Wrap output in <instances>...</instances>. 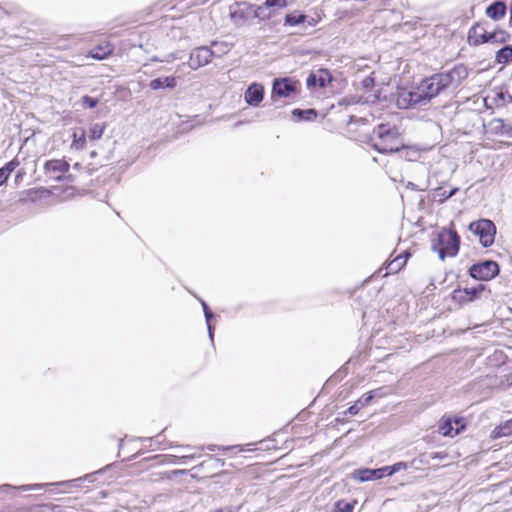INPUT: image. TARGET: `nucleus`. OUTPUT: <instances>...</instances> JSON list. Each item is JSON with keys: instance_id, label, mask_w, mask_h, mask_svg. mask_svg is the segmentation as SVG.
Returning <instances> with one entry per match:
<instances>
[{"instance_id": "obj_23", "label": "nucleus", "mask_w": 512, "mask_h": 512, "mask_svg": "<svg viewBox=\"0 0 512 512\" xmlns=\"http://www.w3.org/2000/svg\"><path fill=\"white\" fill-rule=\"evenodd\" d=\"M496 61L499 64H507L512 61V46H505L496 53Z\"/></svg>"}, {"instance_id": "obj_30", "label": "nucleus", "mask_w": 512, "mask_h": 512, "mask_svg": "<svg viewBox=\"0 0 512 512\" xmlns=\"http://www.w3.org/2000/svg\"><path fill=\"white\" fill-rule=\"evenodd\" d=\"M105 130V126L103 124L96 123L94 124L89 131L90 140H98L102 137Z\"/></svg>"}, {"instance_id": "obj_19", "label": "nucleus", "mask_w": 512, "mask_h": 512, "mask_svg": "<svg viewBox=\"0 0 512 512\" xmlns=\"http://www.w3.org/2000/svg\"><path fill=\"white\" fill-rule=\"evenodd\" d=\"M512 435V419L500 424L492 431V438H501Z\"/></svg>"}, {"instance_id": "obj_26", "label": "nucleus", "mask_w": 512, "mask_h": 512, "mask_svg": "<svg viewBox=\"0 0 512 512\" xmlns=\"http://www.w3.org/2000/svg\"><path fill=\"white\" fill-rule=\"evenodd\" d=\"M332 81L330 72L326 69L317 70V86L326 87Z\"/></svg>"}, {"instance_id": "obj_38", "label": "nucleus", "mask_w": 512, "mask_h": 512, "mask_svg": "<svg viewBox=\"0 0 512 512\" xmlns=\"http://www.w3.org/2000/svg\"><path fill=\"white\" fill-rule=\"evenodd\" d=\"M401 149H404L406 151L405 157L409 160H412L413 157H415L416 154L418 153L416 150L412 148H406L404 145Z\"/></svg>"}, {"instance_id": "obj_31", "label": "nucleus", "mask_w": 512, "mask_h": 512, "mask_svg": "<svg viewBox=\"0 0 512 512\" xmlns=\"http://www.w3.org/2000/svg\"><path fill=\"white\" fill-rule=\"evenodd\" d=\"M406 468H407V464L405 462H398L391 466H384L385 475L391 476V475L395 474L396 472L406 469Z\"/></svg>"}, {"instance_id": "obj_20", "label": "nucleus", "mask_w": 512, "mask_h": 512, "mask_svg": "<svg viewBox=\"0 0 512 512\" xmlns=\"http://www.w3.org/2000/svg\"><path fill=\"white\" fill-rule=\"evenodd\" d=\"M409 255L410 254L408 252H404L403 254L397 256L394 260H392L387 267L389 272L396 273L399 270H401L406 264Z\"/></svg>"}, {"instance_id": "obj_5", "label": "nucleus", "mask_w": 512, "mask_h": 512, "mask_svg": "<svg viewBox=\"0 0 512 512\" xmlns=\"http://www.w3.org/2000/svg\"><path fill=\"white\" fill-rule=\"evenodd\" d=\"M469 230L479 237L484 247H490L494 243L496 226L489 219H480L470 223Z\"/></svg>"}, {"instance_id": "obj_6", "label": "nucleus", "mask_w": 512, "mask_h": 512, "mask_svg": "<svg viewBox=\"0 0 512 512\" xmlns=\"http://www.w3.org/2000/svg\"><path fill=\"white\" fill-rule=\"evenodd\" d=\"M498 273L499 266L495 261H484L474 264L469 269L470 276L481 281H489L497 276Z\"/></svg>"}, {"instance_id": "obj_24", "label": "nucleus", "mask_w": 512, "mask_h": 512, "mask_svg": "<svg viewBox=\"0 0 512 512\" xmlns=\"http://www.w3.org/2000/svg\"><path fill=\"white\" fill-rule=\"evenodd\" d=\"M293 117H296L298 120H313L317 116V112L314 109H294L292 112Z\"/></svg>"}, {"instance_id": "obj_32", "label": "nucleus", "mask_w": 512, "mask_h": 512, "mask_svg": "<svg viewBox=\"0 0 512 512\" xmlns=\"http://www.w3.org/2000/svg\"><path fill=\"white\" fill-rule=\"evenodd\" d=\"M457 191H458V188H453L449 192H447L443 188H438L436 190V195L438 197H440V201H445V200L449 199L450 197H452L453 195H455Z\"/></svg>"}, {"instance_id": "obj_29", "label": "nucleus", "mask_w": 512, "mask_h": 512, "mask_svg": "<svg viewBox=\"0 0 512 512\" xmlns=\"http://www.w3.org/2000/svg\"><path fill=\"white\" fill-rule=\"evenodd\" d=\"M306 15L304 14H287L285 16V24L290 26L299 25L306 21Z\"/></svg>"}, {"instance_id": "obj_13", "label": "nucleus", "mask_w": 512, "mask_h": 512, "mask_svg": "<svg viewBox=\"0 0 512 512\" xmlns=\"http://www.w3.org/2000/svg\"><path fill=\"white\" fill-rule=\"evenodd\" d=\"M295 91V83L288 78L275 79L272 87V97H289Z\"/></svg>"}, {"instance_id": "obj_28", "label": "nucleus", "mask_w": 512, "mask_h": 512, "mask_svg": "<svg viewBox=\"0 0 512 512\" xmlns=\"http://www.w3.org/2000/svg\"><path fill=\"white\" fill-rule=\"evenodd\" d=\"M357 501L347 502L345 500H339L335 503L336 512H353Z\"/></svg>"}, {"instance_id": "obj_16", "label": "nucleus", "mask_w": 512, "mask_h": 512, "mask_svg": "<svg viewBox=\"0 0 512 512\" xmlns=\"http://www.w3.org/2000/svg\"><path fill=\"white\" fill-rule=\"evenodd\" d=\"M506 14V5L502 1H496L486 8V15L493 20H500Z\"/></svg>"}, {"instance_id": "obj_4", "label": "nucleus", "mask_w": 512, "mask_h": 512, "mask_svg": "<svg viewBox=\"0 0 512 512\" xmlns=\"http://www.w3.org/2000/svg\"><path fill=\"white\" fill-rule=\"evenodd\" d=\"M264 6H256L248 2H236L230 6V19L237 25L242 26L246 21L252 18H259L261 20L269 19V15H261Z\"/></svg>"}, {"instance_id": "obj_7", "label": "nucleus", "mask_w": 512, "mask_h": 512, "mask_svg": "<svg viewBox=\"0 0 512 512\" xmlns=\"http://www.w3.org/2000/svg\"><path fill=\"white\" fill-rule=\"evenodd\" d=\"M69 163L63 159L49 160L44 165L45 175L55 181H62L69 171Z\"/></svg>"}, {"instance_id": "obj_42", "label": "nucleus", "mask_w": 512, "mask_h": 512, "mask_svg": "<svg viewBox=\"0 0 512 512\" xmlns=\"http://www.w3.org/2000/svg\"><path fill=\"white\" fill-rule=\"evenodd\" d=\"M372 82H373V80H372L371 78H366V79L364 80V85H365V86H369Z\"/></svg>"}, {"instance_id": "obj_10", "label": "nucleus", "mask_w": 512, "mask_h": 512, "mask_svg": "<svg viewBox=\"0 0 512 512\" xmlns=\"http://www.w3.org/2000/svg\"><path fill=\"white\" fill-rule=\"evenodd\" d=\"M486 134L491 136H509L512 137V125L505 124L502 119L495 118L485 126Z\"/></svg>"}, {"instance_id": "obj_40", "label": "nucleus", "mask_w": 512, "mask_h": 512, "mask_svg": "<svg viewBox=\"0 0 512 512\" xmlns=\"http://www.w3.org/2000/svg\"><path fill=\"white\" fill-rule=\"evenodd\" d=\"M8 179L7 172L0 169V185Z\"/></svg>"}, {"instance_id": "obj_11", "label": "nucleus", "mask_w": 512, "mask_h": 512, "mask_svg": "<svg viewBox=\"0 0 512 512\" xmlns=\"http://www.w3.org/2000/svg\"><path fill=\"white\" fill-rule=\"evenodd\" d=\"M491 31H488L483 25H474L468 34V41L472 45H480L489 43Z\"/></svg>"}, {"instance_id": "obj_27", "label": "nucleus", "mask_w": 512, "mask_h": 512, "mask_svg": "<svg viewBox=\"0 0 512 512\" xmlns=\"http://www.w3.org/2000/svg\"><path fill=\"white\" fill-rule=\"evenodd\" d=\"M452 299L458 304L471 302V296L468 295L467 289H456L452 293Z\"/></svg>"}, {"instance_id": "obj_35", "label": "nucleus", "mask_w": 512, "mask_h": 512, "mask_svg": "<svg viewBox=\"0 0 512 512\" xmlns=\"http://www.w3.org/2000/svg\"><path fill=\"white\" fill-rule=\"evenodd\" d=\"M82 102L85 106L89 107V108H94L97 106L98 104V100L95 99V98H91L89 96H84L82 98Z\"/></svg>"}, {"instance_id": "obj_34", "label": "nucleus", "mask_w": 512, "mask_h": 512, "mask_svg": "<svg viewBox=\"0 0 512 512\" xmlns=\"http://www.w3.org/2000/svg\"><path fill=\"white\" fill-rule=\"evenodd\" d=\"M466 289H467L468 295L471 296V301H473L479 295V293L484 291L485 287H484V285L479 284L476 287L466 288Z\"/></svg>"}, {"instance_id": "obj_9", "label": "nucleus", "mask_w": 512, "mask_h": 512, "mask_svg": "<svg viewBox=\"0 0 512 512\" xmlns=\"http://www.w3.org/2000/svg\"><path fill=\"white\" fill-rule=\"evenodd\" d=\"M464 428L465 424L463 423L462 418L451 419L449 417H443L439 423V432L443 436H456Z\"/></svg>"}, {"instance_id": "obj_22", "label": "nucleus", "mask_w": 512, "mask_h": 512, "mask_svg": "<svg viewBox=\"0 0 512 512\" xmlns=\"http://www.w3.org/2000/svg\"><path fill=\"white\" fill-rule=\"evenodd\" d=\"M510 34L503 29H495L491 31L489 43L502 44L509 40Z\"/></svg>"}, {"instance_id": "obj_2", "label": "nucleus", "mask_w": 512, "mask_h": 512, "mask_svg": "<svg viewBox=\"0 0 512 512\" xmlns=\"http://www.w3.org/2000/svg\"><path fill=\"white\" fill-rule=\"evenodd\" d=\"M371 146L380 153H394L401 150L403 141L396 127L380 124L373 131Z\"/></svg>"}, {"instance_id": "obj_44", "label": "nucleus", "mask_w": 512, "mask_h": 512, "mask_svg": "<svg viewBox=\"0 0 512 512\" xmlns=\"http://www.w3.org/2000/svg\"><path fill=\"white\" fill-rule=\"evenodd\" d=\"M308 24H309L310 26L315 25V21H314V19H311V20L308 22Z\"/></svg>"}, {"instance_id": "obj_15", "label": "nucleus", "mask_w": 512, "mask_h": 512, "mask_svg": "<svg viewBox=\"0 0 512 512\" xmlns=\"http://www.w3.org/2000/svg\"><path fill=\"white\" fill-rule=\"evenodd\" d=\"M378 392H379V390H372V391L366 393L365 395H363V397H361L352 406H350L348 408L346 414H349L352 416L356 415L362 408L367 406L375 396H378Z\"/></svg>"}, {"instance_id": "obj_43", "label": "nucleus", "mask_w": 512, "mask_h": 512, "mask_svg": "<svg viewBox=\"0 0 512 512\" xmlns=\"http://www.w3.org/2000/svg\"><path fill=\"white\" fill-rule=\"evenodd\" d=\"M211 512H230V510L229 509H217V510H214Z\"/></svg>"}, {"instance_id": "obj_18", "label": "nucleus", "mask_w": 512, "mask_h": 512, "mask_svg": "<svg viewBox=\"0 0 512 512\" xmlns=\"http://www.w3.org/2000/svg\"><path fill=\"white\" fill-rule=\"evenodd\" d=\"M150 88L153 90L162 89L165 87L174 88L176 86V78L173 76L153 79L150 84Z\"/></svg>"}, {"instance_id": "obj_12", "label": "nucleus", "mask_w": 512, "mask_h": 512, "mask_svg": "<svg viewBox=\"0 0 512 512\" xmlns=\"http://www.w3.org/2000/svg\"><path fill=\"white\" fill-rule=\"evenodd\" d=\"M264 97V87L260 83L249 85L244 94L245 102L250 106H258Z\"/></svg>"}, {"instance_id": "obj_17", "label": "nucleus", "mask_w": 512, "mask_h": 512, "mask_svg": "<svg viewBox=\"0 0 512 512\" xmlns=\"http://www.w3.org/2000/svg\"><path fill=\"white\" fill-rule=\"evenodd\" d=\"M72 138L73 140L70 146L71 150L79 151L84 149L86 145V134L84 129H74L72 133Z\"/></svg>"}, {"instance_id": "obj_36", "label": "nucleus", "mask_w": 512, "mask_h": 512, "mask_svg": "<svg viewBox=\"0 0 512 512\" xmlns=\"http://www.w3.org/2000/svg\"><path fill=\"white\" fill-rule=\"evenodd\" d=\"M307 86L309 88L316 87L317 86V71L314 73H311L307 78Z\"/></svg>"}, {"instance_id": "obj_33", "label": "nucleus", "mask_w": 512, "mask_h": 512, "mask_svg": "<svg viewBox=\"0 0 512 512\" xmlns=\"http://www.w3.org/2000/svg\"><path fill=\"white\" fill-rule=\"evenodd\" d=\"M262 6H264V8L277 7V8L282 9L287 6V1L286 0H266Z\"/></svg>"}, {"instance_id": "obj_21", "label": "nucleus", "mask_w": 512, "mask_h": 512, "mask_svg": "<svg viewBox=\"0 0 512 512\" xmlns=\"http://www.w3.org/2000/svg\"><path fill=\"white\" fill-rule=\"evenodd\" d=\"M113 52V48L110 44L100 45L90 51V56L94 59H104Z\"/></svg>"}, {"instance_id": "obj_25", "label": "nucleus", "mask_w": 512, "mask_h": 512, "mask_svg": "<svg viewBox=\"0 0 512 512\" xmlns=\"http://www.w3.org/2000/svg\"><path fill=\"white\" fill-rule=\"evenodd\" d=\"M201 304H202V307H203V311H204V315H205V319H206V323H207V329H208L209 337H210L211 341H213L214 328L211 325V319L213 318L214 315L210 311V309L207 306L205 301L201 300Z\"/></svg>"}, {"instance_id": "obj_37", "label": "nucleus", "mask_w": 512, "mask_h": 512, "mask_svg": "<svg viewBox=\"0 0 512 512\" xmlns=\"http://www.w3.org/2000/svg\"><path fill=\"white\" fill-rule=\"evenodd\" d=\"M18 165L17 162L15 161H10L9 163H7L4 167L1 168V170H4L7 172V176L9 177V175L11 174V172L16 168V166Z\"/></svg>"}, {"instance_id": "obj_41", "label": "nucleus", "mask_w": 512, "mask_h": 512, "mask_svg": "<svg viewBox=\"0 0 512 512\" xmlns=\"http://www.w3.org/2000/svg\"><path fill=\"white\" fill-rule=\"evenodd\" d=\"M267 9L268 8H264L262 11H261V15H269V18L272 16L271 12H267Z\"/></svg>"}, {"instance_id": "obj_8", "label": "nucleus", "mask_w": 512, "mask_h": 512, "mask_svg": "<svg viewBox=\"0 0 512 512\" xmlns=\"http://www.w3.org/2000/svg\"><path fill=\"white\" fill-rule=\"evenodd\" d=\"M212 57L213 52L208 47H199L190 54L188 65L196 70L210 63Z\"/></svg>"}, {"instance_id": "obj_3", "label": "nucleus", "mask_w": 512, "mask_h": 512, "mask_svg": "<svg viewBox=\"0 0 512 512\" xmlns=\"http://www.w3.org/2000/svg\"><path fill=\"white\" fill-rule=\"evenodd\" d=\"M459 245L460 239L455 231L442 229L432 243V250L438 253L441 260H444L446 256H455L458 253Z\"/></svg>"}, {"instance_id": "obj_14", "label": "nucleus", "mask_w": 512, "mask_h": 512, "mask_svg": "<svg viewBox=\"0 0 512 512\" xmlns=\"http://www.w3.org/2000/svg\"><path fill=\"white\" fill-rule=\"evenodd\" d=\"M385 475L384 467L378 468V469H359L352 473V478L356 479L360 482H366V481H372L376 479H381Z\"/></svg>"}, {"instance_id": "obj_39", "label": "nucleus", "mask_w": 512, "mask_h": 512, "mask_svg": "<svg viewBox=\"0 0 512 512\" xmlns=\"http://www.w3.org/2000/svg\"><path fill=\"white\" fill-rule=\"evenodd\" d=\"M42 484H35V485H26V486H22L21 489L23 490H37V489H40L42 488Z\"/></svg>"}, {"instance_id": "obj_1", "label": "nucleus", "mask_w": 512, "mask_h": 512, "mask_svg": "<svg viewBox=\"0 0 512 512\" xmlns=\"http://www.w3.org/2000/svg\"><path fill=\"white\" fill-rule=\"evenodd\" d=\"M467 76V68L463 65H457L447 72L425 78L411 90L401 89L397 94L396 104L400 109L425 105L442 91L459 86Z\"/></svg>"}]
</instances>
